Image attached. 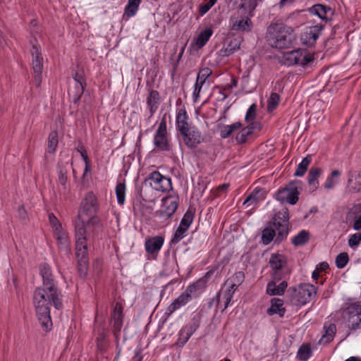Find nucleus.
Instances as JSON below:
<instances>
[{
	"instance_id": "1",
	"label": "nucleus",
	"mask_w": 361,
	"mask_h": 361,
	"mask_svg": "<svg viewBox=\"0 0 361 361\" xmlns=\"http://www.w3.org/2000/svg\"><path fill=\"white\" fill-rule=\"evenodd\" d=\"M97 200L95 195L90 192L81 202L78 212V221L75 222V250L79 264V271L84 276L87 274L88 262L87 235L86 226L94 219L97 211Z\"/></svg>"
},
{
	"instance_id": "2",
	"label": "nucleus",
	"mask_w": 361,
	"mask_h": 361,
	"mask_svg": "<svg viewBox=\"0 0 361 361\" xmlns=\"http://www.w3.org/2000/svg\"><path fill=\"white\" fill-rule=\"evenodd\" d=\"M61 294L57 287H38L33 294V305L37 318L44 330L50 329L52 322L50 316V307L56 309L63 307Z\"/></svg>"
},
{
	"instance_id": "3",
	"label": "nucleus",
	"mask_w": 361,
	"mask_h": 361,
	"mask_svg": "<svg viewBox=\"0 0 361 361\" xmlns=\"http://www.w3.org/2000/svg\"><path fill=\"white\" fill-rule=\"evenodd\" d=\"M289 212L283 208L276 212L271 219L269 225L262 234V241L264 245L269 244L274 238L276 242H281L288 234Z\"/></svg>"
},
{
	"instance_id": "4",
	"label": "nucleus",
	"mask_w": 361,
	"mask_h": 361,
	"mask_svg": "<svg viewBox=\"0 0 361 361\" xmlns=\"http://www.w3.org/2000/svg\"><path fill=\"white\" fill-rule=\"evenodd\" d=\"M265 37L270 47L278 49L290 47L296 39L293 28L282 23H271L267 28Z\"/></svg>"
},
{
	"instance_id": "5",
	"label": "nucleus",
	"mask_w": 361,
	"mask_h": 361,
	"mask_svg": "<svg viewBox=\"0 0 361 361\" xmlns=\"http://www.w3.org/2000/svg\"><path fill=\"white\" fill-rule=\"evenodd\" d=\"M291 301L296 305H305L313 300L317 295V288L310 283H302L297 288H291Z\"/></svg>"
},
{
	"instance_id": "6",
	"label": "nucleus",
	"mask_w": 361,
	"mask_h": 361,
	"mask_svg": "<svg viewBox=\"0 0 361 361\" xmlns=\"http://www.w3.org/2000/svg\"><path fill=\"white\" fill-rule=\"evenodd\" d=\"M204 282L205 281L204 280H199L188 286L185 290L168 306L166 314L169 317L177 310L187 305L192 300V295L195 294L196 290L200 288L202 285H204Z\"/></svg>"
},
{
	"instance_id": "7",
	"label": "nucleus",
	"mask_w": 361,
	"mask_h": 361,
	"mask_svg": "<svg viewBox=\"0 0 361 361\" xmlns=\"http://www.w3.org/2000/svg\"><path fill=\"white\" fill-rule=\"evenodd\" d=\"M154 147L158 151L169 152L171 146L169 135L167 132L166 114H164L155 132L153 139Z\"/></svg>"
},
{
	"instance_id": "8",
	"label": "nucleus",
	"mask_w": 361,
	"mask_h": 361,
	"mask_svg": "<svg viewBox=\"0 0 361 361\" xmlns=\"http://www.w3.org/2000/svg\"><path fill=\"white\" fill-rule=\"evenodd\" d=\"M302 182L300 180H293L284 188L278 190L275 195L276 199L283 203L287 202L290 204H295L299 200V190L301 187Z\"/></svg>"
},
{
	"instance_id": "9",
	"label": "nucleus",
	"mask_w": 361,
	"mask_h": 361,
	"mask_svg": "<svg viewBox=\"0 0 361 361\" xmlns=\"http://www.w3.org/2000/svg\"><path fill=\"white\" fill-rule=\"evenodd\" d=\"M179 204V197L173 193L161 199L160 209L156 212V216L164 222L169 220L176 212Z\"/></svg>"
},
{
	"instance_id": "10",
	"label": "nucleus",
	"mask_w": 361,
	"mask_h": 361,
	"mask_svg": "<svg viewBox=\"0 0 361 361\" xmlns=\"http://www.w3.org/2000/svg\"><path fill=\"white\" fill-rule=\"evenodd\" d=\"M313 60V57L306 50L298 49L283 54V61L286 66H305Z\"/></svg>"
},
{
	"instance_id": "11",
	"label": "nucleus",
	"mask_w": 361,
	"mask_h": 361,
	"mask_svg": "<svg viewBox=\"0 0 361 361\" xmlns=\"http://www.w3.org/2000/svg\"><path fill=\"white\" fill-rule=\"evenodd\" d=\"M249 13H242L239 10L237 11L230 18L231 29L234 31L241 32H248L252 30V23Z\"/></svg>"
},
{
	"instance_id": "12",
	"label": "nucleus",
	"mask_w": 361,
	"mask_h": 361,
	"mask_svg": "<svg viewBox=\"0 0 361 361\" xmlns=\"http://www.w3.org/2000/svg\"><path fill=\"white\" fill-rule=\"evenodd\" d=\"M31 54L32 57V64L34 72V82L37 87H39L42 82L43 69V58L40 47L37 44L32 45Z\"/></svg>"
},
{
	"instance_id": "13",
	"label": "nucleus",
	"mask_w": 361,
	"mask_h": 361,
	"mask_svg": "<svg viewBox=\"0 0 361 361\" xmlns=\"http://www.w3.org/2000/svg\"><path fill=\"white\" fill-rule=\"evenodd\" d=\"M269 263L272 270V279L276 281L282 280L287 265L286 257L281 254H272Z\"/></svg>"
},
{
	"instance_id": "14",
	"label": "nucleus",
	"mask_w": 361,
	"mask_h": 361,
	"mask_svg": "<svg viewBox=\"0 0 361 361\" xmlns=\"http://www.w3.org/2000/svg\"><path fill=\"white\" fill-rule=\"evenodd\" d=\"M147 181L157 191L167 192L172 188L171 178L163 176L157 171L152 172L149 175Z\"/></svg>"
},
{
	"instance_id": "15",
	"label": "nucleus",
	"mask_w": 361,
	"mask_h": 361,
	"mask_svg": "<svg viewBox=\"0 0 361 361\" xmlns=\"http://www.w3.org/2000/svg\"><path fill=\"white\" fill-rule=\"evenodd\" d=\"M324 29L323 25L317 23L307 26L300 35L301 43L308 47H313Z\"/></svg>"
},
{
	"instance_id": "16",
	"label": "nucleus",
	"mask_w": 361,
	"mask_h": 361,
	"mask_svg": "<svg viewBox=\"0 0 361 361\" xmlns=\"http://www.w3.org/2000/svg\"><path fill=\"white\" fill-rule=\"evenodd\" d=\"M180 135L183 137L184 144L190 149L197 147L204 140L201 131L195 126L181 133Z\"/></svg>"
},
{
	"instance_id": "17",
	"label": "nucleus",
	"mask_w": 361,
	"mask_h": 361,
	"mask_svg": "<svg viewBox=\"0 0 361 361\" xmlns=\"http://www.w3.org/2000/svg\"><path fill=\"white\" fill-rule=\"evenodd\" d=\"M348 326L350 329H361V302L350 304L346 308Z\"/></svg>"
},
{
	"instance_id": "18",
	"label": "nucleus",
	"mask_w": 361,
	"mask_h": 361,
	"mask_svg": "<svg viewBox=\"0 0 361 361\" xmlns=\"http://www.w3.org/2000/svg\"><path fill=\"white\" fill-rule=\"evenodd\" d=\"M235 292V290L231 288L229 286H226L224 285L216 296L212 299L210 305L215 303L216 307H219L223 303L222 311H224L230 305Z\"/></svg>"
},
{
	"instance_id": "19",
	"label": "nucleus",
	"mask_w": 361,
	"mask_h": 361,
	"mask_svg": "<svg viewBox=\"0 0 361 361\" xmlns=\"http://www.w3.org/2000/svg\"><path fill=\"white\" fill-rule=\"evenodd\" d=\"M212 73V70L207 67L201 68L196 78V81L194 85V90L192 92V100L195 103L199 102L202 87L205 84L207 80L210 77Z\"/></svg>"
},
{
	"instance_id": "20",
	"label": "nucleus",
	"mask_w": 361,
	"mask_h": 361,
	"mask_svg": "<svg viewBox=\"0 0 361 361\" xmlns=\"http://www.w3.org/2000/svg\"><path fill=\"white\" fill-rule=\"evenodd\" d=\"M75 86L73 89H71L68 92L69 96L72 98L73 102L77 104L81 96L83 94L86 87L85 80L81 73H76L73 75Z\"/></svg>"
},
{
	"instance_id": "21",
	"label": "nucleus",
	"mask_w": 361,
	"mask_h": 361,
	"mask_svg": "<svg viewBox=\"0 0 361 361\" xmlns=\"http://www.w3.org/2000/svg\"><path fill=\"white\" fill-rule=\"evenodd\" d=\"M164 243V238L156 235L145 240V248L147 253L156 258Z\"/></svg>"
},
{
	"instance_id": "22",
	"label": "nucleus",
	"mask_w": 361,
	"mask_h": 361,
	"mask_svg": "<svg viewBox=\"0 0 361 361\" xmlns=\"http://www.w3.org/2000/svg\"><path fill=\"white\" fill-rule=\"evenodd\" d=\"M176 126L180 134L194 126L185 107H181L177 110L176 116Z\"/></svg>"
},
{
	"instance_id": "23",
	"label": "nucleus",
	"mask_w": 361,
	"mask_h": 361,
	"mask_svg": "<svg viewBox=\"0 0 361 361\" xmlns=\"http://www.w3.org/2000/svg\"><path fill=\"white\" fill-rule=\"evenodd\" d=\"M236 9L242 13H249L254 16V11L257 6V0H228Z\"/></svg>"
},
{
	"instance_id": "24",
	"label": "nucleus",
	"mask_w": 361,
	"mask_h": 361,
	"mask_svg": "<svg viewBox=\"0 0 361 361\" xmlns=\"http://www.w3.org/2000/svg\"><path fill=\"white\" fill-rule=\"evenodd\" d=\"M67 173L68 170L62 164L59 163L58 164V180L61 185L59 188V192L61 195H66L70 190V186L67 181Z\"/></svg>"
},
{
	"instance_id": "25",
	"label": "nucleus",
	"mask_w": 361,
	"mask_h": 361,
	"mask_svg": "<svg viewBox=\"0 0 361 361\" xmlns=\"http://www.w3.org/2000/svg\"><path fill=\"white\" fill-rule=\"evenodd\" d=\"M39 273L42 278V286L57 287L49 265L46 263L40 264Z\"/></svg>"
},
{
	"instance_id": "26",
	"label": "nucleus",
	"mask_w": 361,
	"mask_h": 361,
	"mask_svg": "<svg viewBox=\"0 0 361 361\" xmlns=\"http://www.w3.org/2000/svg\"><path fill=\"white\" fill-rule=\"evenodd\" d=\"M123 307L119 302H116L111 312V322L115 331L119 332L123 326Z\"/></svg>"
},
{
	"instance_id": "27",
	"label": "nucleus",
	"mask_w": 361,
	"mask_h": 361,
	"mask_svg": "<svg viewBox=\"0 0 361 361\" xmlns=\"http://www.w3.org/2000/svg\"><path fill=\"white\" fill-rule=\"evenodd\" d=\"M323 173V170L319 167H312L307 175V183L311 192L315 191L319 185V178Z\"/></svg>"
},
{
	"instance_id": "28",
	"label": "nucleus",
	"mask_w": 361,
	"mask_h": 361,
	"mask_svg": "<svg viewBox=\"0 0 361 361\" xmlns=\"http://www.w3.org/2000/svg\"><path fill=\"white\" fill-rule=\"evenodd\" d=\"M311 13L317 16L323 20L327 21L334 14L333 10L331 7L324 6L323 4H316L310 8Z\"/></svg>"
},
{
	"instance_id": "29",
	"label": "nucleus",
	"mask_w": 361,
	"mask_h": 361,
	"mask_svg": "<svg viewBox=\"0 0 361 361\" xmlns=\"http://www.w3.org/2000/svg\"><path fill=\"white\" fill-rule=\"evenodd\" d=\"M348 186L353 192H361V171L348 172Z\"/></svg>"
},
{
	"instance_id": "30",
	"label": "nucleus",
	"mask_w": 361,
	"mask_h": 361,
	"mask_svg": "<svg viewBox=\"0 0 361 361\" xmlns=\"http://www.w3.org/2000/svg\"><path fill=\"white\" fill-rule=\"evenodd\" d=\"M276 281L272 279L267 285V293L269 295H282L287 288L288 283L286 281H282L279 285Z\"/></svg>"
},
{
	"instance_id": "31",
	"label": "nucleus",
	"mask_w": 361,
	"mask_h": 361,
	"mask_svg": "<svg viewBox=\"0 0 361 361\" xmlns=\"http://www.w3.org/2000/svg\"><path fill=\"white\" fill-rule=\"evenodd\" d=\"M53 233L60 248L66 252H68L70 243L68 233L63 227L54 231Z\"/></svg>"
},
{
	"instance_id": "32",
	"label": "nucleus",
	"mask_w": 361,
	"mask_h": 361,
	"mask_svg": "<svg viewBox=\"0 0 361 361\" xmlns=\"http://www.w3.org/2000/svg\"><path fill=\"white\" fill-rule=\"evenodd\" d=\"M160 104L159 94L157 90L149 92L147 98V104L149 111V118L152 117L157 111Z\"/></svg>"
},
{
	"instance_id": "33",
	"label": "nucleus",
	"mask_w": 361,
	"mask_h": 361,
	"mask_svg": "<svg viewBox=\"0 0 361 361\" xmlns=\"http://www.w3.org/2000/svg\"><path fill=\"white\" fill-rule=\"evenodd\" d=\"M285 312L283 301L281 299L274 298L271 300V306L267 310L269 315L271 316L277 314L282 317L284 316Z\"/></svg>"
},
{
	"instance_id": "34",
	"label": "nucleus",
	"mask_w": 361,
	"mask_h": 361,
	"mask_svg": "<svg viewBox=\"0 0 361 361\" xmlns=\"http://www.w3.org/2000/svg\"><path fill=\"white\" fill-rule=\"evenodd\" d=\"M324 334L318 342L319 345L328 344L334 340L336 332V326L334 324H324Z\"/></svg>"
},
{
	"instance_id": "35",
	"label": "nucleus",
	"mask_w": 361,
	"mask_h": 361,
	"mask_svg": "<svg viewBox=\"0 0 361 361\" xmlns=\"http://www.w3.org/2000/svg\"><path fill=\"white\" fill-rule=\"evenodd\" d=\"M265 197L264 191L259 188H256L244 200L243 204L256 205L259 202L263 200Z\"/></svg>"
},
{
	"instance_id": "36",
	"label": "nucleus",
	"mask_w": 361,
	"mask_h": 361,
	"mask_svg": "<svg viewBox=\"0 0 361 361\" xmlns=\"http://www.w3.org/2000/svg\"><path fill=\"white\" fill-rule=\"evenodd\" d=\"M195 329L192 325L184 326L178 332V338L176 344L179 346L184 345L192 334L195 332Z\"/></svg>"
},
{
	"instance_id": "37",
	"label": "nucleus",
	"mask_w": 361,
	"mask_h": 361,
	"mask_svg": "<svg viewBox=\"0 0 361 361\" xmlns=\"http://www.w3.org/2000/svg\"><path fill=\"white\" fill-rule=\"evenodd\" d=\"M213 34V30L211 27L205 28L201 31L195 39V44L198 48H202Z\"/></svg>"
},
{
	"instance_id": "38",
	"label": "nucleus",
	"mask_w": 361,
	"mask_h": 361,
	"mask_svg": "<svg viewBox=\"0 0 361 361\" xmlns=\"http://www.w3.org/2000/svg\"><path fill=\"white\" fill-rule=\"evenodd\" d=\"M341 175V172L338 169H334L331 173L326 177V179L324 183L325 189L331 190L338 183V180Z\"/></svg>"
},
{
	"instance_id": "39",
	"label": "nucleus",
	"mask_w": 361,
	"mask_h": 361,
	"mask_svg": "<svg viewBox=\"0 0 361 361\" xmlns=\"http://www.w3.org/2000/svg\"><path fill=\"white\" fill-rule=\"evenodd\" d=\"M311 162L312 156L308 154L305 158H303L302 161L298 165V167L294 173V176L296 177L303 176Z\"/></svg>"
},
{
	"instance_id": "40",
	"label": "nucleus",
	"mask_w": 361,
	"mask_h": 361,
	"mask_svg": "<svg viewBox=\"0 0 361 361\" xmlns=\"http://www.w3.org/2000/svg\"><path fill=\"white\" fill-rule=\"evenodd\" d=\"M245 275L243 271L236 272L230 279L227 280L225 283V286H229L231 288L237 290L238 286L243 282Z\"/></svg>"
},
{
	"instance_id": "41",
	"label": "nucleus",
	"mask_w": 361,
	"mask_h": 361,
	"mask_svg": "<svg viewBox=\"0 0 361 361\" xmlns=\"http://www.w3.org/2000/svg\"><path fill=\"white\" fill-rule=\"evenodd\" d=\"M141 0H128V4L125 7L123 18H128L134 16L139 8Z\"/></svg>"
},
{
	"instance_id": "42",
	"label": "nucleus",
	"mask_w": 361,
	"mask_h": 361,
	"mask_svg": "<svg viewBox=\"0 0 361 361\" xmlns=\"http://www.w3.org/2000/svg\"><path fill=\"white\" fill-rule=\"evenodd\" d=\"M241 126L242 124L240 122H235L231 125L224 126L220 130V136L222 138H227L231 135L235 130L240 129Z\"/></svg>"
},
{
	"instance_id": "43",
	"label": "nucleus",
	"mask_w": 361,
	"mask_h": 361,
	"mask_svg": "<svg viewBox=\"0 0 361 361\" xmlns=\"http://www.w3.org/2000/svg\"><path fill=\"white\" fill-rule=\"evenodd\" d=\"M312 355V350L309 344H302L297 352L296 357L299 361H307Z\"/></svg>"
},
{
	"instance_id": "44",
	"label": "nucleus",
	"mask_w": 361,
	"mask_h": 361,
	"mask_svg": "<svg viewBox=\"0 0 361 361\" xmlns=\"http://www.w3.org/2000/svg\"><path fill=\"white\" fill-rule=\"evenodd\" d=\"M254 130V124L248 125L243 128L236 135V140L239 143H244L247 140V137L252 135Z\"/></svg>"
},
{
	"instance_id": "45",
	"label": "nucleus",
	"mask_w": 361,
	"mask_h": 361,
	"mask_svg": "<svg viewBox=\"0 0 361 361\" xmlns=\"http://www.w3.org/2000/svg\"><path fill=\"white\" fill-rule=\"evenodd\" d=\"M240 40L238 38H232L228 42L226 47L224 49V54L226 56L232 54L235 51L240 49Z\"/></svg>"
},
{
	"instance_id": "46",
	"label": "nucleus",
	"mask_w": 361,
	"mask_h": 361,
	"mask_svg": "<svg viewBox=\"0 0 361 361\" xmlns=\"http://www.w3.org/2000/svg\"><path fill=\"white\" fill-rule=\"evenodd\" d=\"M309 240V232L302 230L300 231L293 239L292 243L295 246H300L305 244Z\"/></svg>"
},
{
	"instance_id": "47",
	"label": "nucleus",
	"mask_w": 361,
	"mask_h": 361,
	"mask_svg": "<svg viewBox=\"0 0 361 361\" xmlns=\"http://www.w3.org/2000/svg\"><path fill=\"white\" fill-rule=\"evenodd\" d=\"M58 145V134L56 131H52L48 137L47 149L49 153H54Z\"/></svg>"
},
{
	"instance_id": "48",
	"label": "nucleus",
	"mask_w": 361,
	"mask_h": 361,
	"mask_svg": "<svg viewBox=\"0 0 361 361\" xmlns=\"http://www.w3.org/2000/svg\"><path fill=\"white\" fill-rule=\"evenodd\" d=\"M126 185L120 183L116 187V195L117 202L119 204L123 205L126 200Z\"/></svg>"
},
{
	"instance_id": "49",
	"label": "nucleus",
	"mask_w": 361,
	"mask_h": 361,
	"mask_svg": "<svg viewBox=\"0 0 361 361\" xmlns=\"http://www.w3.org/2000/svg\"><path fill=\"white\" fill-rule=\"evenodd\" d=\"M194 219V212L191 211L190 209L187 210V212L183 215L179 226L181 227L189 229L191 224L193 221Z\"/></svg>"
},
{
	"instance_id": "50",
	"label": "nucleus",
	"mask_w": 361,
	"mask_h": 361,
	"mask_svg": "<svg viewBox=\"0 0 361 361\" xmlns=\"http://www.w3.org/2000/svg\"><path fill=\"white\" fill-rule=\"evenodd\" d=\"M280 101L279 95L273 92L267 100V110L271 112L276 109Z\"/></svg>"
},
{
	"instance_id": "51",
	"label": "nucleus",
	"mask_w": 361,
	"mask_h": 361,
	"mask_svg": "<svg viewBox=\"0 0 361 361\" xmlns=\"http://www.w3.org/2000/svg\"><path fill=\"white\" fill-rule=\"evenodd\" d=\"M188 231V229L178 226L173 235L171 243L172 244H176L179 243L186 235Z\"/></svg>"
},
{
	"instance_id": "52",
	"label": "nucleus",
	"mask_w": 361,
	"mask_h": 361,
	"mask_svg": "<svg viewBox=\"0 0 361 361\" xmlns=\"http://www.w3.org/2000/svg\"><path fill=\"white\" fill-rule=\"evenodd\" d=\"M348 261V254L346 252H341L336 258V265L338 269H343L346 266Z\"/></svg>"
},
{
	"instance_id": "53",
	"label": "nucleus",
	"mask_w": 361,
	"mask_h": 361,
	"mask_svg": "<svg viewBox=\"0 0 361 361\" xmlns=\"http://www.w3.org/2000/svg\"><path fill=\"white\" fill-rule=\"evenodd\" d=\"M257 105L252 104L246 112L245 120L246 122L253 121L256 117Z\"/></svg>"
},
{
	"instance_id": "54",
	"label": "nucleus",
	"mask_w": 361,
	"mask_h": 361,
	"mask_svg": "<svg viewBox=\"0 0 361 361\" xmlns=\"http://www.w3.org/2000/svg\"><path fill=\"white\" fill-rule=\"evenodd\" d=\"M361 242V233H356L353 234L348 240V245L350 247L357 246Z\"/></svg>"
},
{
	"instance_id": "55",
	"label": "nucleus",
	"mask_w": 361,
	"mask_h": 361,
	"mask_svg": "<svg viewBox=\"0 0 361 361\" xmlns=\"http://www.w3.org/2000/svg\"><path fill=\"white\" fill-rule=\"evenodd\" d=\"M217 0H209L206 4L200 6L199 12L201 16L204 15L216 4Z\"/></svg>"
},
{
	"instance_id": "56",
	"label": "nucleus",
	"mask_w": 361,
	"mask_h": 361,
	"mask_svg": "<svg viewBox=\"0 0 361 361\" xmlns=\"http://www.w3.org/2000/svg\"><path fill=\"white\" fill-rule=\"evenodd\" d=\"M49 224L53 229V231L62 227V225L60 223V221L53 214H50L49 215Z\"/></svg>"
},
{
	"instance_id": "57",
	"label": "nucleus",
	"mask_w": 361,
	"mask_h": 361,
	"mask_svg": "<svg viewBox=\"0 0 361 361\" xmlns=\"http://www.w3.org/2000/svg\"><path fill=\"white\" fill-rule=\"evenodd\" d=\"M77 150L80 154L84 161L89 160V158L87 155V152L82 146L80 147V148H78Z\"/></svg>"
},
{
	"instance_id": "58",
	"label": "nucleus",
	"mask_w": 361,
	"mask_h": 361,
	"mask_svg": "<svg viewBox=\"0 0 361 361\" xmlns=\"http://www.w3.org/2000/svg\"><path fill=\"white\" fill-rule=\"evenodd\" d=\"M353 228L355 231L361 229V214L354 221Z\"/></svg>"
},
{
	"instance_id": "59",
	"label": "nucleus",
	"mask_w": 361,
	"mask_h": 361,
	"mask_svg": "<svg viewBox=\"0 0 361 361\" xmlns=\"http://www.w3.org/2000/svg\"><path fill=\"white\" fill-rule=\"evenodd\" d=\"M295 0H280L278 6L280 8H283L286 5L291 4L293 3Z\"/></svg>"
},
{
	"instance_id": "60",
	"label": "nucleus",
	"mask_w": 361,
	"mask_h": 361,
	"mask_svg": "<svg viewBox=\"0 0 361 361\" xmlns=\"http://www.w3.org/2000/svg\"><path fill=\"white\" fill-rule=\"evenodd\" d=\"M329 264L326 262H321L317 266V269H318L319 271H326V269H329Z\"/></svg>"
},
{
	"instance_id": "61",
	"label": "nucleus",
	"mask_w": 361,
	"mask_h": 361,
	"mask_svg": "<svg viewBox=\"0 0 361 361\" xmlns=\"http://www.w3.org/2000/svg\"><path fill=\"white\" fill-rule=\"evenodd\" d=\"M18 215L23 219H25L27 217L26 211L23 206H21L18 208Z\"/></svg>"
},
{
	"instance_id": "62",
	"label": "nucleus",
	"mask_w": 361,
	"mask_h": 361,
	"mask_svg": "<svg viewBox=\"0 0 361 361\" xmlns=\"http://www.w3.org/2000/svg\"><path fill=\"white\" fill-rule=\"evenodd\" d=\"M85 169H84V173L82 174V178H85L87 173L90 170V161L87 160V161H85Z\"/></svg>"
},
{
	"instance_id": "63",
	"label": "nucleus",
	"mask_w": 361,
	"mask_h": 361,
	"mask_svg": "<svg viewBox=\"0 0 361 361\" xmlns=\"http://www.w3.org/2000/svg\"><path fill=\"white\" fill-rule=\"evenodd\" d=\"M142 356L140 350L135 351V356L133 357V361H142Z\"/></svg>"
},
{
	"instance_id": "64",
	"label": "nucleus",
	"mask_w": 361,
	"mask_h": 361,
	"mask_svg": "<svg viewBox=\"0 0 361 361\" xmlns=\"http://www.w3.org/2000/svg\"><path fill=\"white\" fill-rule=\"evenodd\" d=\"M319 271L318 270V269L316 268L312 274V277L314 281H317L319 279Z\"/></svg>"
}]
</instances>
